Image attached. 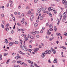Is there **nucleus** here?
<instances>
[{
	"mask_svg": "<svg viewBox=\"0 0 67 67\" xmlns=\"http://www.w3.org/2000/svg\"><path fill=\"white\" fill-rule=\"evenodd\" d=\"M20 47L21 49L25 51H27V49L26 48V47L25 46L21 45L20 46Z\"/></svg>",
	"mask_w": 67,
	"mask_h": 67,
	"instance_id": "obj_1",
	"label": "nucleus"
},
{
	"mask_svg": "<svg viewBox=\"0 0 67 67\" xmlns=\"http://www.w3.org/2000/svg\"><path fill=\"white\" fill-rule=\"evenodd\" d=\"M38 33H39V32H38V31H35L34 32H31V34H33V35H35V34H38Z\"/></svg>",
	"mask_w": 67,
	"mask_h": 67,
	"instance_id": "obj_2",
	"label": "nucleus"
},
{
	"mask_svg": "<svg viewBox=\"0 0 67 67\" xmlns=\"http://www.w3.org/2000/svg\"><path fill=\"white\" fill-rule=\"evenodd\" d=\"M62 3L63 4H64V3H65V8H66L67 5V1L65 2V1H63Z\"/></svg>",
	"mask_w": 67,
	"mask_h": 67,
	"instance_id": "obj_3",
	"label": "nucleus"
},
{
	"mask_svg": "<svg viewBox=\"0 0 67 67\" xmlns=\"http://www.w3.org/2000/svg\"><path fill=\"white\" fill-rule=\"evenodd\" d=\"M49 27L50 28L49 30L50 31H53V29H52V28H53V26H52V25H49Z\"/></svg>",
	"mask_w": 67,
	"mask_h": 67,
	"instance_id": "obj_4",
	"label": "nucleus"
},
{
	"mask_svg": "<svg viewBox=\"0 0 67 67\" xmlns=\"http://www.w3.org/2000/svg\"><path fill=\"white\" fill-rule=\"evenodd\" d=\"M39 49H40V48H35L34 50V52H35V53H37V51H38Z\"/></svg>",
	"mask_w": 67,
	"mask_h": 67,
	"instance_id": "obj_5",
	"label": "nucleus"
},
{
	"mask_svg": "<svg viewBox=\"0 0 67 67\" xmlns=\"http://www.w3.org/2000/svg\"><path fill=\"white\" fill-rule=\"evenodd\" d=\"M66 16H64L62 20L63 22H65L66 21Z\"/></svg>",
	"mask_w": 67,
	"mask_h": 67,
	"instance_id": "obj_6",
	"label": "nucleus"
},
{
	"mask_svg": "<svg viewBox=\"0 0 67 67\" xmlns=\"http://www.w3.org/2000/svg\"><path fill=\"white\" fill-rule=\"evenodd\" d=\"M53 63H57V59L55 58L54 59Z\"/></svg>",
	"mask_w": 67,
	"mask_h": 67,
	"instance_id": "obj_7",
	"label": "nucleus"
},
{
	"mask_svg": "<svg viewBox=\"0 0 67 67\" xmlns=\"http://www.w3.org/2000/svg\"><path fill=\"white\" fill-rule=\"evenodd\" d=\"M14 44V42H10L9 43V46H12L13 44Z\"/></svg>",
	"mask_w": 67,
	"mask_h": 67,
	"instance_id": "obj_8",
	"label": "nucleus"
},
{
	"mask_svg": "<svg viewBox=\"0 0 67 67\" xmlns=\"http://www.w3.org/2000/svg\"><path fill=\"white\" fill-rule=\"evenodd\" d=\"M51 50L53 51V54H55L56 53V51L55 50H54V49H53V48L51 49Z\"/></svg>",
	"mask_w": 67,
	"mask_h": 67,
	"instance_id": "obj_9",
	"label": "nucleus"
},
{
	"mask_svg": "<svg viewBox=\"0 0 67 67\" xmlns=\"http://www.w3.org/2000/svg\"><path fill=\"white\" fill-rule=\"evenodd\" d=\"M29 63H30V64H31V65H32V64L33 63V62H32V61H31L30 60H28L27 61Z\"/></svg>",
	"mask_w": 67,
	"mask_h": 67,
	"instance_id": "obj_10",
	"label": "nucleus"
},
{
	"mask_svg": "<svg viewBox=\"0 0 67 67\" xmlns=\"http://www.w3.org/2000/svg\"><path fill=\"white\" fill-rule=\"evenodd\" d=\"M41 8H38V10H37V12H38V13H40L41 12Z\"/></svg>",
	"mask_w": 67,
	"mask_h": 67,
	"instance_id": "obj_11",
	"label": "nucleus"
},
{
	"mask_svg": "<svg viewBox=\"0 0 67 67\" xmlns=\"http://www.w3.org/2000/svg\"><path fill=\"white\" fill-rule=\"evenodd\" d=\"M19 53L21 54H22L23 55H25V53H23L22 51H19Z\"/></svg>",
	"mask_w": 67,
	"mask_h": 67,
	"instance_id": "obj_12",
	"label": "nucleus"
},
{
	"mask_svg": "<svg viewBox=\"0 0 67 67\" xmlns=\"http://www.w3.org/2000/svg\"><path fill=\"white\" fill-rule=\"evenodd\" d=\"M5 30L7 32H8L9 30V29L8 28V27H7L5 29Z\"/></svg>",
	"mask_w": 67,
	"mask_h": 67,
	"instance_id": "obj_13",
	"label": "nucleus"
},
{
	"mask_svg": "<svg viewBox=\"0 0 67 67\" xmlns=\"http://www.w3.org/2000/svg\"><path fill=\"white\" fill-rule=\"evenodd\" d=\"M56 35H57V36H60L61 35V34L60 33H57L56 34Z\"/></svg>",
	"mask_w": 67,
	"mask_h": 67,
	"instance_id": "obj_14",
	"label": "nucleus"
},
{
	"mask_svg": "<svg viewBox=\"0 0 67 67\" xmlns=\"http://www.w3.org/2000/svg\"><path fill=\"white\" fill-rule=\"evenodd\" d=\"M45 54H44V53H42V55L41 56L43 58H44L45 57Z\"/></svg>",
	"mask_w": 67,
	"mask_h": 67,
	"instance_id": "obj_15",
	"label": "nucleus"
},
{
	"mask_svg": "<svg viewBox=\"0 0 67 67\" xmlns=\"http://www.w3.org/2000/svg\"><path fill=\"white\" fill-rule=\"evenodd\" d=\"M8 40H7V39H5V42H6V43H9V42H8Z\"/></svg>",
	"mask_w": 67,
	"mask_h": 67,
	"instance_id": "obj_16",
	"label": "nucleus"
},
{
	"mask_svg": "<svg viewBox=\"0 0 67 67\" xmlns=\"http://www.w3.org/2000/svg\"><path fill=\"white\" fill-rule=\"evenodd\" d=\"M18 30L19 31H24V30H23V29H19Z\"/></svg>",
	"mask_w": 67,
	"mask_h": 67,
	"instance_id": "obj_17",
	"label": "nucleus"
},
{
	"mask_svg": "<svg viewBox=\"0 0 67 67\" xmlns=\"http://www.w3.org/2000/svg\"><path fill=\"white\" fill-rule=\"evenodd\" d=\"M47 50V52L48 54H49L51 53V51L50 50Z\"/></svg>",
	"mask_w": 67,
	"mask_h": 67,
	"instance_id": "obj_18",
	"label": "nucleus"
},
{
	"mask_svg": "<svg viewBox=\"0 0 67 67\" xmlns=\"http://www.w3.org/2000/svg\"><path fill=\"white\" fill-rule=\"evenodd\" d=\"M34 26L35 27H36L38 26V24H35L34 25Z\"/></svg>",
	"mask_w": 67,
	"mask_h": 67,
	"instance_id": "obj_19",
	"label": "nucleus"
},
{
	"mask_svg": "<svg viewBox=\"0 0 67 67\" xmlns=\"http://www.w3.org/2000/svg\"><path fill=\"white\" fill-rule=\"evenodd\" d=\"M44 53V54L45 55H46V54L48 53L47 50H46V51L44 52V53Z\"/></svg>",
	"mask_w": 67,
	"mask_h": 67,
	"instance_id": "obj_20",
	"label": "nucleus"
},
{
	"mask_svg": "<svg viewBox=\"0 0 67 67\" xmlns=\"http://www.w3.org/2000/svg\"><path fill=\"white\" fill-rule=\"evenodd\" d=\"M41 10H42V11H45V10H46V9L44 8H41Z\"/></svg>",
	"mask_w": 67,
	"mask_h": 67,
	"instance_id": "obj_21",
	"label": "nucleus"
},
{
	"mask_svg": "<svg viewBox=\"0 0 67 67\" xmlns=\"http://www.w3.org/2000/svg\"><path fill=\"white\" fill-rule=\"evenodd\" d=\"M10 59H9L8 60H7V64H8L9 62H10Z\"/></svg>",
	"mask_w": 67,
	"mask_h": 67,
	"instance_id": "obj_22",
	"label": "nucleus"
},
{
	"mask_svg": "<svg viewBox=\"0 0 67 67\" xmlns=\"http://www.w3.org/2000/svg\"><path fill=\"white\" fill-rule=\"evenodd\" d=\"M27 14H31V11L29 10V11L28 13H27Z\"/></svg>",
	"mask_w": 67,
	"mask_h": 67,
	"instance_id": "obj_23",
	"label": "nucleus"
},
{
	"mask_svg": "<svg viewBox=\"0 0 67 67\" xmlns=\"http://www.w3.org/2000/svg\"><path fill=\"white\" fill-rule=\"evenodd\" d=\"M2 55H0V60H2Z\"/></svg>",
	"mask_w": 67,
	"mask_h": 67,
	"instance_id": "obj_24",
	"label": "nucleus"
},
{
	"mask_svg": "<svg viewBox=\"0 0 67 67\" xmlns=\"http://www.w3.org/2000/svg\"><path fill=\"white\" fill-rule=\"evenodd\" d=\"M34 14L32 13L31 16V17L32 18H34Z\"/></svg>",
	"mask_w": 67,
	"mask_h": 67,
	"instance_id": "obj_25",
	"label": "nucleus"
},
{
	"mask_svg": "<svg viewBox=\"0 0 67 67\" xmlns=\"http://www.w3.org/2000/svg\"><path fill=\"white\" fill-rule=\"evenodd\" d=\"M31 67H33L34 66V65H35V64H34V63H32V64L31 65Z\"/></svg>",
	"mask_w": 67,
	"mask_h": 67,
	"instance_id": "obj_26",
	"label": "nucleus"
},
{
	"mask_svg": "<svg viewBox=\"0 0 67 67\" xmlns=\"http://www.w3.org/2000/svg\"><path fill=\"white\" fill-rule=\"evenodd\" d=\"M66 13H67V12H65L64 13H63V14L64 15V16H65V15H66Z\"/></svg>",
	"mask_w": 67,
	"mask_h": 67,
	"instance_id": "obj_27",
	"label": "nucleus"
},
{
	"mask_svg": "<svg viewBox=\"0 0 67 67\" xmlns=\"http://www.w3.org/2000/svg\"><path fill=\"white\" fill-rule=\"evenodd\" d=\"M54 9H54V8L51 7V11H53Z\"/></svg>",
	"mask_w": 67,
	"mask_h": 67,
	"instance_id": "obj_28",
	"label": "nucleus"
},
{
	"mask_svg": "<svg viewBox=\"0 0 67 67\" xmlns=\"http://www.w3.org/2000/svg\"><path fill=\"white\" fill-rule=\"evenodd\" d=\"M34 2L35 3H36L37 2V1H38V0H34Z\"/></svg>",
	"mask_w": 67,
	"mask_h": 67,
	"instance_id": "obj_29",
	"label": "nucleus"
},
{
	"mask_svg": "<svg viewBox=\"0 0 67 67\" xmlns=\"http://www.w3.org/2000/svg\"><path fill=\"white\" fill-rule=\"evenodd\" d=\"M44 18H43V16H41L40 17V20H43V19Z\"/></svg>",
	"mask_w": 67,
	"mask_h": 67,
	"instance_id": "obj_30",
	"label": "nucleus"
},
{
	"mask_svg": "<svg viewBox=\"0 0 67 67\" xmlns=\"http://www.w3.org/2000/svg\"><path fill=\"white\" fill-rule=\"evenodd\" d=\"M18 8L19 9H20V8H21V5H19L18 6Z\"/></svg>",
	"mask_w": 67,
	"mask_h": 67,
	"instance_id": "obj_31",
	"label": "nucleus"
},
{
	"mask_svg": "<svg viewBox=\"0 0 67 67\" xmlns=\"http://www.w3.org/2000/svg\"><path fill=\"white\" fill-rule=\"evenodd\" d=\"M9 24H7L5 26V27H8V26H9Z\"/></svg>",
	"mask_w": 67,
	"mask_h": 67,
	"instance_id": "obj_32",
	"label": "nucleus"
},
{
	"mask_svg": "<svg viewBox=\"0 0 67 67\" xmlns=\"http://www.w3.org/2000/svg\"><path fill=\"white\" fill-rule=\"evenodd\" d=\"M28 51L30 53V54H32V52H31V49H28Z\"/></svg>",
	"mask_w": 67,
	"mask_h": 67,
	"instance_id": "obj_33",
	"label": "nucleus"
},
{
	"mask_svg": "<svg viewBox=\"0 0 67 67\" xmlns=\"http://www.w3.org/2000/svg\"><path fill=\"white\" fill-rule=\"evenodd\" d=\"M8 40H10V41H12V38L10 37L8 38Z\"/></svg>",
	"mask_w": 67,
	"mask_h": 67,
	"instance_id": "obj_34",
	"label": "nucleus"
},
{
	"mask_svg": "<svg viewBox=\"0 0 67 67\" xmlns=\"http://www.w3.org/2000/svg\"><path fill=\"white\" fill-rule=\"evenodd\" d=\"M49 16H52V14L51 13H50L49 14Z\"/></svg>",
	"mask_w": 67,
	"mask_h": 67,
	"instance_id": "obj_35",
	"label": "nucleus"
},
{
	"mask_svg": "<svg viewBox=\"0 0 67 67\" xmlns=\"http://www.w3.org/2000/svg\"><path fill=\"white\" fill-rule=\"evenodd\" d=\"M30 38H31V39H34V37H33V36H30Z\"/></svg>",
	"mask_w": 67,
	"mask_h": 67,
	"instance_id": "obj_36",
	"label": "nucleus"
},
{
	"mask_svg": "<svg viewBox=\"0 0 67 67\" xmlns=\"http://www.w3.org/2000/svg\"><path fill=\"white\" fill-rule=\"evenodd\" d=\"M21 62V61H18L17 62V63H18V64H19V63H20Z\"/></svg>",
	"mask_w": 67,
	"mask_h": 67,
	"instance_id": "obj_37",
	"label": "nucleus"
},
{
	"mask_svg": "<svg viewBox=\"0 0 67 67\" xmlns=\"http://www.w3.org/2000/svg\"><path fill=\"white\" fill-rule=\"evenodd\" d=\"M14 67H20V66L18 65L17 66H16V65H14Z\"/></svg>",
	"mask_w": 67,
	"mask_h": 67,
	"instance_id": "obj_38",
	"label": "nucleus"
},
{
	"mask_svg": "<svg viewBox=\"0 0 67 67\" xmlns=\"http://www.w3.org/2000/svg\"><path fill=\"white\" fill-rule=\"evenodd\" d=\"M64 35H65V36H67V32H65L64 33Z\"/></svg>",
	"mask_w": 67,
	"mask_h": 67,
	"instance_id": "obj_39",
	"label": "nucleus"
},
{
	"mask_svg": "<svg viewBox=\"0 0 67 67\" xmlns=\"http://www.w3.org/2000/svg\"><path fill=\"white\" fill-rule=\"evenodd\" d=\"M13 20L14 21V22H15V18L14 17H14H13Z\"/></svg>",
	"mask_w": 67,
	"mask_h": 67,
	"instance_id": "obj_40",
	"label": "nucleus"
},
{
	"mask_svg": "<svg viewBox=\"0 0 67 67\" xmlns=\"http://www.w3.org/2000/svg\"><path fill=\"white\" fill-rule=\"evenodd\" d=\"M15 44H18V42L17 41H15Z\"/></svg>",
	"mask_w": 67,
	"mask_h": 67,
	"instance_id": "obj_41",
	"label": "nucleus"
},
{
	"mask_svg": "<svg viewBox=\"0 0 67 67\" xmlns=\"http://www.w3.org/2000/svg\"><path fill=\"white\" fill-rule=\"evenodd\" d=\"M33 18L31 17L30 18V19L31 21H32L33 20Z\"/></svg>",
	"mask_w": 67,
	"mask_h": 67,
	"instance_id": "obj_42",
	"label": "nucleus"
},
{
	"mask_svg": "<svg viewBox=\"0 0 67 67\" xmlns=\"http://www.w3.org/2000/svg\"><path fill=\"white\" fill-rule=\"evenodd\" d=\"M7 55H8V53H4V56H7Z\"/></svg>",
	"mask_w": 67,
	"mask_h": 67,
	"instance_id": "obj_43",
	"label": "nucleus"
},
{
	"mask_svg": "<svg viewBox=\"0 0 67 67\" xmlns=\"http://www.w3.org/2000/svg\"><path fill=\"white\" fill-rule=\"evenodd\" d=\"M28 37H26V38L25 41H27V40H28Z\"/></svg>",
	"mask_w": 67,
	"mask_h": 67,
	"instance_id": "obj_44",
	"label": "nucleus"
},
{
	"mask_svg": "<svg viewBox=\"0 0 67 67\" xmlns=\"http://www.w3.org/2000/svg\"><path fill=\"white\" fill-rule=\"evenodd\" d=\"M63 16V15H61L60 16V20H62V17Z\"/></svg>",
	"mask_w": 67,
	"mask_h": 67,
	"instance_id": "obj_45",
	"label": "nucleus"
},
{
	"mask_svg": "<svg viewBox=\"0 0 67 67\" xmlns=\"http://www.w3.org/2000/svg\"><path fill=\"white\" fill-rule=\"evenodd\" d=\"M31 36V34H29L28 35V37L29 38Z\"/></svg>",
	"mask_w": 67,
	"mask_h": 67,
	"instance_id": "obj_46",
	"label": "nucleus"
},
{
	"mask_svg": "<svg viewBox=\"0 0 67 67\" xmlns=\"http://www.w3.org/2000/svg\"><path fill=\"white\" fill-rule=\"evenodd\" d=\"M1 26L2 28H4V25L3 24H2L1 25Z\"/></svg>",
	"mask_w": 67,
	"mask_h": 67,
	"instance_id": "obj_47",
	"label": "nucleus"
},
{
	"mask_svg": "<svg viewBox=\"0 0 67 67\" xmlns=\"http://www.w3.org/2000/svg\"><path fill=\"white\" fill-rule=\"evenodd\" d=\"M1 16H2V17L3 18L4 17V14H1Z\"/></svg>",
	"mask_w": 67,
	"mask_h": 67,
	"instance_id": "obj_48",
	"label": "nucleus"
},
{
	"mask_svg": "<svg viewBox=\"0 0 67 67\" xmlns=\"http://www.w3.org/2000/svg\"><path fill=\"white\" fill-rule=\"evenodd\" d=\"M15 59H18V56H16L15 58Z\"/></svg>",
	"mask_w": 67,
	"mask_h": 67,
	"instance_id": "obj_49",
	"label": "nucleus"
},
{
	"mask_svg": "<svg viewBox=\"0 0 67 67\" xmlns=\"http://www.w3.org/2000/svg\"><path fill=\"white\" fill-rule=\"evenodd\" d=\"M2 22L4 24H5V22L4 21V20H3L2 21Z\"/></svg>",
	"mask_w": 67,
	"mask_h": 67,
	"instance_id": "obj_50",
	"label": "nucleus"
},
{
	"mask_svg": "<svg viewBox=\"0 0 67 67\" xmlns=\"http://www.w3.org/2000/svg\"><path fill=\"white\" fill-rule=\"evenodd\" d=\"M24 62H21V63H20V65H23H23H24Z\"/></svg>",
	"mask_w": 67,
	"mask_h": 67,
	"instance_id": "obj_51",
	"label": "nucleus"
},
{
	"mask_svg": "<svg viewBox=\"0 0 67 67\" xmlns=\"http://www.w3.org/2000/svg\"><path fill=\"white\" fill-rule=\"evenodd\" d=\"M14 33V31H13V30H12L11 31V33H12V34H13Z\"/></svg>",
	"mask_w": 67,
	"mask_h": 67,
	"instance_id": "obj_52",
	"label": "nucleus"
},
{
	"mask_svg": "<svg viewBox=\"0 0 67 67\" xmlns=\"http://www.w3.org/2000/svg\"><path fill=\"white\" fill-rule=\"evenodd\" d=\"M16 61H15V60H13L12 63H15Z\"/></svg>",
	"mask_w": 67,
	"mask_h": 67,
	"instance_id": "obj_53",
	"label": "nucleus"
},
{
	"mask_svg": "<svg viewBox=\"0 0 67 67\" xmlns=\"http://www.w3.org/2000/svg\"><path fill=\"white\" fill-rule=\"evenodd\" d=\"M48 9L49 11L51 10V7H50L49 8H48Z\"/></svg>",
	"mask_w": 67,
	"mask_h": 67,
	"instance_id": "obj_54",
	"label": "nucleus"
},
{
	"mask_svg": "<svg viewBox=\"0 0 67 67\" xmlns=\"http://www.w3.org/2000/svg\"><path fill=\"white\" fill-rule=\"evenodd\" d=\"M24 66L26 67V66H27V64L24 63Z\"/></svg>",
	"mask_w": 67,
	"mask_h": 67,
	"instance_id": "obj_55",
	"label": "nucleus"
},
{
	"mask_svg": "<svg viewBox=\"0 0 67 67\" xmlns=\"http://www.w3.org/2000/svg\"><path fill=\"white\" fill-rule=\"evenodd\" d=\"M53 11L54 12V13H56V10H53Z\"/></svg>",
	"mask_w": 67,
	"mask_h": 67,
	"instance_id": "obj_56",
	"label": "nucleus"
},
{
	"mask_svg": "<svg viewBox=\"0 0 67 67\" xmlns=\"http://www.w3.org/2000/svg\"><path fill=\"white\" fill-rule=\"evenodd\" d=\"M49 23H47L46 24V25H47V26H48V25H49Z\"/></svg>",
	"mask_w": 67,
	"mask_h": 67,
	"instance_id": "obj_57",
	"label": "nucleus"
},
{
	"mask_svg": "<svg viewBox=\"0 0 67 67\" xmlns=\"http://www.w3.org/2000/svg\"><path fill=\"white\" fill-rule=\"evenodd\" d=\"M17 25H18V26H21V24H20L19 23H18Z\"/></svg>",
	"mask_w": 67,
	"mask_h": 67,
	"instance_id": "obj_58",
	"label": "nucleus"
},
{
	"mask_svg": "<svg viewBox=\"0 0 67 67\" xmlns=\"http://www.w3.org/2000/svg\"><path fill=\"white\" fill-rule=\"evenodd\" d=\"M63 49H66V48L64 46H63Z\"/></svg>",
	"mask_w": 67,
	"mask_h": 67,
	"instance_id": "obj_59",
	"label": "nucleus"
},
{
	"mask_svg": "<svg viewBox=\"0 0 67 67\" xmlns=\"http://www.w3.org/2000/svg\"><path fill=\"white\" fill-rule=\"evenodd\" d=\"M54 31H55V32H56V30H57V28H55L54 29Z\"/></svg>",
	"mask_w": 67,
	"mask_h": 67,
	"instance_id": "obj_60",
	"label": "nucleus"
},
{
	"mask_svg": "<svg viewBox=\"0 0 67 67\" xmlns=\"http://www.w3.org/2000/svg\"><path fill=\"white\" fill-rule=\"evenodd\" d=\"M33 42V41L32 40H30V41H29V43H32Z\"/></svg>",
	"mask_w": 67,
	"mask_h": 67,
	"instance_id": "obj_61",
	"label": "nucleus"
},
{
	"mask_svg": "<svg viewBox=\"0 0 67 67\" xmlns=\"http://www.w3.org/2000/svg\"><path fill=\"white\" fill-rule=\"evenodd\" d=\"M48 62H49V63H51V60H48Z\"/></svg>",
	"mask_w": 67,
	"mask_h": 67,
	"instance_id": "obj_62",
	"label": "nucleus"
},
{
	"mask_svg": "<svg viewBox=\"0 0 67 67\" xmlns=\"http://www.w3.org/2000/svg\"><path fill=\"white\" fill-rule=\"evenodd\" d=\"M52 40H53V38H50L49 39V40L50 41H52Z\"/></svg>",
	"mask_w": 67,
	"mask_h": 67,
	"instance_id": "obj_63",
	"label": "nucleus"
},
{
	"mask_svg": "<svg viewBox=\"0 0 67 67\" xmlns=\"http://www.w3.org/2000/svg\"><path fill=\"white\" fill-rule=\"evenodd\" d=\"M15 55V53H12V55Z\"/></svg>",
	"mask_w": 67,
	"mask_h": 67,
	"instance_id": "obj_64",
	"label": "nucleus"
}]
</instances>
